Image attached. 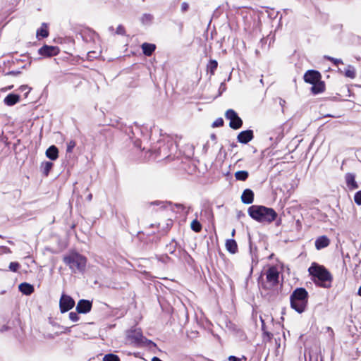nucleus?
I'll return each instance as SVG.
<instances>
[{"mask_svg":"<svg viewBox=\"0 0 361 361\" xmlns=\"http://www.w3.org/2000/svg\"><path fill=\"white\" fill-rule=\"evenodd\" d=\"M308 272L316 285L323 288L331 286L332 275L324 266L312 262L308 269Z\"/></svg>","mask_w":361,"mask_h":361,"instance_id":"1","label":"nucleus"},{"mask_svg":"<svg viewBox=\"0 0 361 361\" xmlns=\"http://www.w3.org/2000/svg\"><path fill=\"white\" fill-rule=\"evenodd\" d=\"M280 271L276 266H270L262 274L259 283L264 290H270L279 284Z\"/></svg>","mask_w":361,"mask_h":361,"instance_id":"2","label":"nucleus"},{"mask_svg":"<svg viewBox=\"0 0 361 361\" xmlns=\"http://www.w3.org/2000/svg\"><path fill=\"white\" fill-rule=\"evenodd\" d=\"M248 214L253 219L262 223H271L277 216L276 212L273 209L259 205L250 207Z\"/></svg>","mask_w":361,"mask_h":361,"instance_id":"3","label":"nucleus"},{"mask_svg":"<svg viewBox=\"0 0 361 361\" xmlns=\"http://www.w3.org/2000/svg\"><path fill=\"white\" fill-rule=\"evenodd\" d=\"M63 261L73 273H84L86 269L87 258L78 252H73L65 255Z\"/></svg>","mask_w":361,"mask_h":361,"instance_id":"4","label":"nucleus"},{"mask_svg":"<svg viewBox=\"0 0 361 361\" xmlns=\"http://www.w3.org/2000/svg\"><path fill=\"white\" fill-rule=\"evenodd\" d=\"M307 303V292L304 288L296 289L290 296L292 308L299 313L305 311Z\"/></svg>","mask_w":361,"mask_h":361,"instance_id":"5","label":"nucleus"},{"mask_svg":"<svg viewBox=\"0 0 361 361\" xmlns=\"http://www.w3.org/2000/svg\"><path fill=\"white\" fill-rule=\"evenodd\" d=\"M226 118L230 121L229 126L233 129H238L243 125L241 118L233 109H228L225 114Z\"/></svg>","mask_w":361,"mask_h":361,"instance_id":"6","label":"nucleus"},{"mask_svg":"<svg viewBox=\"0 0 361 361\" xmlns=\"http://www.w3.org/2000/svg\"><path fill=\"white\" fill-rule=\"evenodd\" d=\"M75 305L74 300L69 295L62 294L60 301L59 307L61 313H64L71 310Z\"/></svg>","mask_w":361,"mask_h":361,"instance_id":"7","label":"nucleus"},{"mask_svg":"<svg viewBox=\"0 0 361 361\" xmlns=\"http://www.w3.org/2000/svg\"><path fill=\"white\" fill-rule=\"evenodd\" d=\"M59 49L55 46L44 45L39 49V54L44 56H53L59 54Z\"/></svg>","mask_w":361,"mask_h":361,"instance_id":"8","label":"nucleus"},{"mask_svg":"<svg viewBox=\"0 0 361 361\" xmlns=\"http://www.w3.org/2000/svg\"><path fill=\"white\" fill-rule=\"evenodd\" d=\"M304 80L310 84L317 83L320 80V74L316 71H308L304 75Z\"/></svg>","mask_w":361,"mask_h":361,"instance_id":"9","label":"nucleus"},{"mask_svg":"<svg viewBox=\"0 0 361 361\" xmlns=\"http://www.w3.org/2000/svg\"><path fill=\"white\" fill-rule=\"evenodd\" d=\"M92 303L89 300H80L76 306L78 313L86 314L91 310Z\"/></svg>","mask_w":361,"mask_h":361,"instance_id":"10","label":"nucleus"},{"mask_svg":"<svg viewBox=\"0 0 361 361\" xmlns=\"http://www.w3.org/2000/svg\"><path fill=\"white\" fill-rule=\"evenodd\" d=\"M127 336L133 342L139 343L142 341V334L140 329H134L127 332Z\"/></svg>","mask_w":361,"mask_h":361,"instance_id":"11","label":"nucleus"},{"mask_svg":"<svg viewBox=\"0 0 361 361\" xmlns=\"http://www.w3.org/2000/svg\"><path fill=\"white\" fill-rule=\"evenodd\" d=\"M253 138V132L251 130H247L240 132L238 135V141L240 143L246 144Z\"/></svg>","mask_w":361,"mask_h":361,"instance_id":"12","label":"nucleus"},{"mask_svg":"<svg viewBox=\"0 0 361 361\" xmlns=\"http://www.w3.org/2000/svg\"><path fill=\"white\" fill-rule=\"evenodd\" d=\"M330 243L329 239L326 235L317 238L315 240V247L317 250H321L326 247Z\"/></svg>","mask_w":361,"mask_h":361,"instance_id":"13","label":"nucleus"},{"mask_svg":"<svg viewBox=\"0 0 361 361\" xmlns=\"http://www.w3.org/2000/svg\"><path fill=\"white\" fill-rule=\"evenodd\" d=\"M242 202L245 204H251L254 200V193L250 189H245L241 196Z\"/></svg>","mask_w":361,"mask_h":361,"instance_id":"14","label":"nucleus"},{"mask_svg":"<svg viewBox=\"0 0 361 361\" xmlns=\"http://www.w3.org/2000/svg\"><path fill=\"white\" fill-rule=\"evenodd\" d=\"M345 181L348 187L350 189H356L358 185L355 181V176L353 173H347L345 175Z\"/></svg>","mask_w":361,"mask_h":361,"instance_id":"15","label":"nucleus"},{"mask_svg":"<svg viewBox=\"0 0 361 361\" xmlns=\"http://www.w3.org/2000/svg\"><path fill=\"white\" fill-rule=\"evenodd\" d=\"M46 156L51 160H56L59 157L57 147L54 145L49 147L46 151Z\"/></svg>","mask_w":361,"mask_h":361,"instance_id":"16","label":"nucleus"},{"mask_svg":"<svg viewBox=\"0 0 361 361\" xmlns=\"http://www.w3.org/2000/svg\"><path fill=\"white\" fill-rule=\"evenodd\" d=\"M19 290L23 294L29 295L34 292V287L27 283H23L19 285Z\"/></svg>","mask_w":361,"mask_h":361,"instance_id":"17","label":"nucleus"},{"mask_svg":"<svg viewBox=\"0 0 361 361\" xmlns=\"http://www.w3.org/2000/svg\"><path fill=\"white\" fill-rule=\"evenodd\" d=\"M20 97L18 94H10L4 99V103L8 106H13L18 102Z\"/></svg>","mask_w":361,"mask_h":361,"instance_id":"18","label":"nucleus"},{"mask_svg":"<svg viewBox=\"0 0 361 361\" xmlns=\"http://www.w3.org/2000/svg\"><path fill=\"white\" fill-rule=\"evenodd\" d=\"M226 248L229 252L232 254L237 252L238 245L235 240L233 239L227 240L226 242Z\"/></svg>","mask_w":361,"mask_h":361,"instance_id":"19","label":"nucleus"},{"mask_svg":"<svg viewBox=\"0 0 361 361\" xmlns=\"http://www.w3.org/2000/svg\"><path fill=\"white\" fill-rule=\"evenodd\" d=\"M156 46L154 44L143 43L142 44V49L145 55L150 56L155 50Z\"/></svg>","mask_w":361,"mask_h":361,"instance_id":"20","label":"nucleus"},{"mask_svg":"<svg viewBox=\"0 0 361 361\" xmlns=\"http://www.w3.org/2000/svg\"><path fill=\"white\" fill-rule=\"evenodd\" d=\"M312 85L313 86L312 87L311 90L314 94H319L322 92L324 90V84L319 81Z\"/></svg>","mask_w":361,"mask_h":361,"instance_id":"21","label":"nucleus"},{"mask_svg":"<svg viewBox=\"0 0 361 361\" xmlns=\"http://www.w3.org/2000/svg\"><path fill=\"white\" fill-rule=\"evenodd\" d=\"M248 176L249 173L246 171H238L235 173V178L238 180L245 181Z\"/></svg>","mask_w":361,"mask_h":361,"instance_id":"22","label":"nucleus"},{"mask_svg":"<svg viewBox=\"0 0 361 361\" xmlns=\"http://www.w3.org/2000/svg\"><path fill=\"white\" fill-rule=\"evenodd\" d=\"M52 166H53V164L50 161H45V162L42 163L41 169H42L43 173L45 176H48Z\"/></svg>","mask_w":361,"mask_h":361,"instance_id":"23","label":"nucleus"},{"mask_svg":"<svg viewBox=\"0 0 361 361\" xmlns=\"http://www.w3.org/2000/svg\"><path fill=\"white\" fill-rule=\"evenodd\" d=\"M37 35L38 36H41L42 37H47L49 35L47 27L45 23L42 25L41 27L37 30Z\"/></svg>","mask_w":361,"mask_h":361,"instance_id":"24","label":"nucleus"},{"mask_svg":"<svg viewBox=\"0 0 361 361\" xmlns=\"http://www.w3.org/2000/svg\"><path fill=\"white\" fill-rule=\"evenodd\" d=\"M191 228L195 232H200L202 229V226L197 220H193L191 222Z\"/></svg>","mask_w":361,"mask_h":361,"instance_id":"25","label":"nucleus"},{"mask_svg":"<svg viewBox=\"0 0 361 361\" xmlns=\"http://www.w3.org/2000/svg\"><path fill=\"white\" fill-rule=\"evenodd\" d=\"M103 361H120V359L114 354H107L103 357Z\"/></svg>","mask_w":361,"mask_h":361,"instance_id":"26","label":"nucleus"},{"mask_svg":"<svg viewBox=\"0 0 361 361\" xmlns=\"http://www.w3.org/2000/svg\"><path fill=\"white\" fill-rule=\"evenodd\" d=\"M218 66L217 61L215 60H211L208 64V69L211 72L212 74H214L215 70L216 69Z\"/></svg>","mask_w":361,"mask_h":361,"instance_id":"27","label":"nucleus"},{"mask_svg":"<svg viewBox=\"0 0 361 361\" xmlns=\"http://www.w3.org/2000/svg\"><path fill=\"white\" fill-rule=\"evenodd\" d=\"M20 267V264L18 262H11L9 264V269L13 272L18 271Z\"/></svg>","mask_w":361,"mask_h":361,"instance_id":"28","label":"nucleus"},{"mask_svg":"<svg viewBox=\"0 0 361 361\" xmlns=\"http://www.w3.org/2000/svg\"><path fill=\"white\" fill-rule=\"evenodd\" d=\"M354 200L357 204L361 205V190L355 193Z\"/></svg>","mask_w":361,"mask_h":361,"instance_id":"29","label":"nucleus"},{"mask_svg":"<svg viewBox=\"0 0 361 361\" xmlns=\"http://www.w3.org/2000/svg\"><path fill=\"white\" fill-rule=\"evenodd\" d=\"M69 318L73 322H78L80 319L78 314L74 312H71L69 313Z\"/></svg>","mask_w":361,"mask_h":361,"instance_id":"30","label":"nucleus"},{"mask_svg":"<svg viewBox=\"0 0 361 361\" xmlns=\"http://www.w3.org/2000/svg\"><path fill=\"white\" fill-rule=\"evenodd\" d=\"M224 125V120L221 118H217L214 123H212V127H221Z\"/></svg>","mask_w":361,"mask_h":361,"instance_id":"31","label":"nucleus"},{"mask_svg":"<svg viewBox=\"0 0 361 361\" xmlns=\"http://www.w3.org/2000/svg\"><path fill=\"white\" fill-rule=\"evenodd\" d=\"M75 147V142L73 140H71L67 144V152H71L73 148Z\"/></svg>","mask_w":361,"mask_h":361,"instance_id":"32","label":"nucleus"},{"mask_svg":"<svg viewBox=\"0 0 361 361\" xmlns=\"http://www.w3.org/2000/svg\"><path fill=\"white\" fill-rule=\"evenodd\" d=\"M326 59H327L328 60H330L331 61H332L335 65L338 66V64L340 63H342V61L341 59H334V58H332L331 56H324Z\"/></svg>","mask_w":361,"mask_h":361,"instance_id":"33","label":"nucleus"},{"mask_svg":"<svg viewBox=\"0 0 361 361\" xmlns=\"http://www.w3.org/2000/svg\"><path fill=\"white\" fill-rule=\"evenodd\" d=\"M345 75H346L347 77L350 78H355V73L354 69H348V70H346V71H345Z\"/></svg>","mask_w":361,"mask_h":361,"instance_id":"34","label":"nucleus"},{"mask_svg":"<svg viewBox=\"0 0 361 361\" xmlns=\"http://www.w3.org/2000/svg\"><path fill=\"white\" fill-rule=\"evenodd\" d=\"M242 359L246 360V358L244 356H243L242 358H240V357H236L233 355L229 356L228 360V361H241Z\"/></svg>","mask_w":361,"mask_h":361,"instance_id":"35","label":"nucleus"},{"mask_svg":"<svg viewBox=\"0 0 361 361\" xmlns=\"http://www.w3.org/2000/svg\"><path fill=\"white\" fill-rule=\"evenodd\" d=\"M188 7H189L188 4L186 2H183L181 4V11L183 12H185L188 9Z\"/></svg>","mask_w":361,"mask_h":361,"instance_id":"36","label":"nucleus"},{"mask_svg":"<svg viewBox=\"0 0 361 361\" xmlns=\"http://www.w3.org/2000/svg\"><path fill=\"white\" fill-rule=\"evenodd\" d=\"M116 32L118 34H123V27L121 26V25H119L118 27H117V31Z\"/></svg>","mask_w":361,"mask_h":361,"instance_id":"37","label":"nucleus"},{"mask_svg":"<svg viewBox=\"0 0 361 361\" xmlns=\"http://www.w3.org/2000/svg\"><path fill=\"white\" fill-rule=\"evenodd\" d=\"M20 89L21 91H25L27 90V92H30V88L27 85H22Z\"/></svg>","mask_w":361,"mask_h":361,"instance_id":"38","label":"nucleus"},{"mask_svg":"<svg viewBox=\"0 0 361 361\" xmlns=\"http://www.w3.org/2000/svg\"><path fill=\"white\" fill-rule=\"evenodd\" d=\"M279 103H280V105H281L282 107H283V106H284V105H285V104H286V101H285L284 99H280Z\"/></svg>","mask_w":361,"mask_h":361,"instance_id":"39","label":"nucleus"},{"mask_svg":"<svg viewBox=\"0 0 361 361\" xmlns=\"http://www.w3.org/2000/svg\"><path fill=\"white\" fill-rule=\"evenodd\" d=\"M152 361H162V360H160L159 357H154L152 359Z\"/></svg>","mask_w":361,"mask_h":361,"instance_id":"40","label":"nucleus"},{"mask_svg":"<svg viewBox=\"0 0 361 361\" xmlns=\"http://www.w3.org/2000/svg\"><path fill=\"white\" fill-rule=\"evenodd\" d=\"M357 294L361 296V286L358 289V292H357Z\"/></svg>","mask_w":361,"mask_h":361,"instance_id":"41","label":"nucleus"},{"mask_svg":"<svg viewBox=\"0 0 361 361\" xmlns=\"http://www.w3.org/2000/svg\"><path fill=\"white\" fill-rule=\"evenodd\" d=\"M71 330H70V328H66V330H65V333H68V332H70Z\"/></svg>","mask_w":361,"mask_h":361,"instance_id":"42","label":"nucleus"},{"mask_svg":"<svg viewBox=\"0 0 361 361\" xmlns=\"http://www.w3.org/2000/svg\"><path fill=\"white\" fill-rule=\"evenodd\" d=\"M92 197V195H91V194H90V195L87 196V199H88L89 200H91Z\"/></svg>","mask_w":361,"mask_h":361,"instance_id":"43","label":"nucleus"},{"mask_svg":"<svg viewBox=\"0 0 361 361\" xmlns=\"http://www.w3.org/2000/svg\"><path fill=\"white\" fill-rule=\"evenodd\" d=\"M13 85L8 86V87L6 88V90H11L13 88Z\"/></svg>","mask_w":361,"mask_h":361,"instance_id":"44","label":"nucleus"},{"mask_svg":"<svg viewBox=\"0 0 361 361\" xmlns=\"http://www.w3.org/2000/svg\"><path fill=\"white\" fill-rule=\"evenodd\" d=\"M235 229H233L232 233H231L232 236H233L235 235Z\"/></svg>","mask_w":361,"mask_h":361,"instance_id":"45","label":"nucleus"},{"mask_svg":"<svg viewBox=\"0 0 361 361\" xmlns=\"http://www.w3.org/2000/svg\"><path fill=\"white\" fill-rule=\"evenodd\" d=\"M327 329H328L329 331H332V330H331V329L330 327H328V328H327Z\"/></svg>","mask_w":361,"mask_h":361,"instance_id":"46","label":"nucleus"}]
</instances>
